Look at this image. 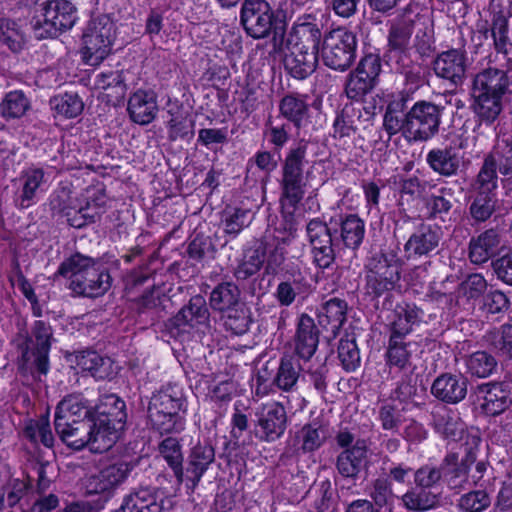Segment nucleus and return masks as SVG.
I'll return each mask as SVG.
<instances>
[{"label": "nucleus", "instance_id": "nucleus-1", "mask_svg": "<svg viewBox=\"0 0 512 512\" xmlns=\"http://www.w3.org/2000/svg\"><path fill=\"white\" fill-rule=\"evenodd\" d=\"M125 404L116 395L110 394L100 399L94 415L89 418L91 427V440L89 449L92 452L102 453L109 450L120 436L124 427L126 415L123 411Z\"/></svg>", "mask_w": 512, "mask_h": 512}, {"label": "nucleus", "instance_id": "nucleus-2", "mask_svg": "<svg viewBox=\"0 0 512 512\" xmlns=\"http://www.w3.org/2000/svg\"><path fill=\"white\" fill-rule=\"evenodd\" d=\"M57 274L69 278L70 289L78 295L98 297L111 286L110 274L90 257L80 253L71 255L58 268Z\"/></svg>", "mask_w": 512, "mask_h": 512}, {"label": "nucleus", "instance_id": "nucleus-3", "mask_svg": "<svg viewBox=\"0 0 512 512\" xmlns=\"http://www.w3.org/2000/svg\"><path fill=\"white\" fill-rule=\"evenodd\" d=\"M185 401L182 389L167 385L153 396L149 405V417L161 433H179L184 429Z\"/></svg>", "mask_w": 512, "mask_h": 512}, {"label": "nucleus", "instance_id": "nucleus-4", "mask_svg": "<svg viewBox=\"0 0 512 512\" xmlns=\"http://www.w3.org/2000/svg\"><path fill=\"white\" fill-rule=\"evenodd\" d=\"M356 48V35L346 28L339 27L324 34L318 56L327 67L345 71L355 60Z\"/></svg>", "mask_w": 512, "mask_h": 512}, {"label": "nucleus", "instance_id": "nucleus-5", "mask_svg": "<svg viewBox=\"0 0 512 512\" xmlns=\"http://www.w3.org/2000/svg\"><path fill=\"white\" fill-rule=\"evenodd\" d=\"M116 27L107 16H99L92 19L84 34L82 59L85 64L97 66L110 54L115 40Z\"/></svg>", "mask_w": 512, "mask_h": 512}, {"label": "nucleus", "instance_id": "nucleus-6", "mask_svg": "<svg viewBox=\"0 0 512 512\" xmlns=\"http://www.w3.org/2000/svg\"><path fill=\"white\" fill-rule=\"evenodd\" d=\"M76 12L68 0L47 1L33 25L36 38H54L70 30L77 20Z\"/></svg>", "mask_w": 512, "mask_h": 512}, {"label": "nucleus", "instance_id": "nucleus-7", "mask_svg": "<svg viewBox=\"0 0 512 512\" xmlns=\"http://www.w3.org/2000/svg\"><path fill=\"white\" fill-rule=\"evenodd\" d=\"M107 196L102 184L87 187L79 197L71 200L62 212L70 226L82 228L95 220L105 211Z\"/></svg>", "mask_w": 512, "mask_h": 512}, {"label": "nucleus", "instance_id": "nucleus-8", "mask_svg": "<svg viewBox=\"0 0 512 512\" xmlns=\"http://www.w3.org/2000/svg\"><path fill=\"white\" fill-rule=\"evenodd\" d=\"M439 108L425 101L415 103L406 114V138L425 141L433 137L439 128Z\"/></svg>", "mask_w": 512, "mask_h": 512}, {"label": "nucleus", "instance_id": "nucleus-9", "mask_svg": "<svg viewBox=\"0 0 512 512\" xmlns=\"http://www.w3.org/2000/svg\"><path fill=\"white\" fill-rule=\"evenodd\" d=\"M400 280V265L395 257L384 254L373 256L367 264L366 289L380 296L395 288Z\"/></svg>", "mask_w": 512, "mask_h": 512}, {"label": "nucleus", "instance_id": "nucleus-10", "mask_svg": "<svg viewBox=\"0 0 512 512\" xmlns=\"http://www.w3.org/2000/svg\"><path fill=\"white\" fill-rule=\"evenodd\" d=\"M130 466L125 462L102 463L86 476L84 488L89 495L109 497L127 479Z\"/></svg>", "mask_w": 512, "mask_h": 512}, {"label": "nucleus", "instance_id": "nucleus-11", "mask_svg": "<svg viewBox=\"0 0 512 512\" xmlns=\"http://www.w3.org/2000/svg\"><path fill=\"white\" fill-rule=\"evenodd\" d=\"M381 70L380 59L377 55H366L357 68L347 78L345 93L349 99L361 100L376 84Z\"/></svg>", "mask_w": 512, "mask_h": 512}, {"label": "nucleus", "instance_id": "nucleus-12", "mask_svg": "<svg viewBox=\"0 0 512 512\" xmlns=\"http://www.w3.org/2000/svg\"><path fill=\"white\" fill-rule=\"evenodd\" d=\"M475 404L485 415L502 414L512 406V385L505 382L479 385L475 391Z\"/></svg>", "mask_w": 512, "mask_h": 512}, {"label": "nucleus", "instance_id": "nucleus-13", "mask_svg": "<svg viewBox=\"0 0 512 512\" xmlns=\"http://www.w3.org/2000/svg\"><path fill=\"white\" fill-rule=\"evenodd\" d=\"M305 150L301 147L291 150L283 167V205L294 207L303 197V159Z\"/></svg>", "mask_w": 512, "mask_h": 512}, {"label": "nucleus", "instance_id": "nucleus-14", "mask_svg": "<svg viewBox=\"0 0 512 512\" xmlns=\"http://www.w3.org/2000/svg\"><path fill=\"white\" fill-rule=\"evenodd\" d=\"M258 436L266 442L279 439L287 426L285 407L275 401L262 404L256 411Z\"/></svg>", "mask_w": 512, "mask_h": 512}, {"label": "nucleus", "instance_id": "nucleus-15", "mask_svg": "<svg viewBox=\"0 0 512 512\" xmlns=\"http://www.w3.org/2000/svg\"><path fill=\"white\" fill-rule=\"evenodd\" d=\"M273 12L264 0H246L241 9V23L251 37H266L272 27Z\"/></svg>", "mask_w": 512, "mask_h": 512}, {"label": "nucleus", "instance_id": "nucleus-16", "mask_svg": "<svg viewBox=\"0 0 512 512\" xmlns=\"http://www.w3.org/2000/svg\"><path fill=\"white\" fill-rule=\"evenodd\" d=\"M322 38L316 18L311 14H305L298 17L293 23L287 35L286 45L318 53Z\"/></svg>", "mask_w": 512, "mask_h": 512}, {"label": "nucleus", "instance_id": "nucleus-17", "mask_svg": "<svg viewBox=\"0 0 512 512\" xmlns=\"http://www.w3.org/2000/svg\"><path fill=\"white\" fill-rule=\"evenodd\" d=\"M307 235L312 246L314 262L320 268H328L334 261V250L329 228L318 219L307 225Z\"/></svg>", "mask_w": 512, "mask_h": 512}, {"label": "nucleus", "instance_id": "nucleus-18", "mask_svg": "<svg viewBox=\"0 0 512 512\" xmlns=\"http://www.w3.org/2000/svg\"><path fill=\"white\" fill-rule=\"evenodd\" d=\"M466 58L463 51L449 49L438 54L433 62L435 74L454 85L463 82L466 73Z\"/></svg>", "mask_w": 512, "mask_h": 512}, {"label": "nucleus", "instance_id": "nucleus-19", "mask_svg": "<svg viewBox=\"0 0 512 512\" xmlns=\"http://www.w3.org/2000/svg\"><path fill=\"white\" fill-rule=\"evenodd\" d=\"M506 247L501 235L497 231L489 229L471 239L469 258L474 264H483L492 256L504 252Z\"/></svg>", "mask_w": 512, "mask_h": 512}, {"label": "nucleus", "instance_id": "nucleus-20", "mask_svg": "<svg viewBox=\"0 0 512 512\" xmlns=\"http://www.w3.org/2000/svg\"><path fill=\"white\" fill-rule=\"evenodd\" d=\"M52 332L49 325L43 321H36L32 330L31 342L35 345V351H26L23 357L27 362L32 361L37 370L46 374L49 369L48 352L50 349V338Z\"/></svg>", "mask_w": 512, "mask_h": 512}, {"label": "nucleus", "instance_id": "nucleus-21", "mask_svg": "<svg viewBox=\"0 0 512 512\" xmlns=\"http://www.w3.org/2000/svg\"><path fill=\"white\" fill-rule=\"evenodd\" d=\"M510 86V80L504 70L487 68L475 75L472 95L504 96Z\"/></svg>", "mask_w": 512, "mask_h": 512}, {"label": "nucleus", "instance_id": "nucleus-22", "mask_svg": "<svg viewBox=\"0 0 512 512\" xmlns=\"http://www.w3.org/2000/svg\"><path fill=\"white\" fill-rule=\"evenodd\" d=\"M467 386L468 381L464 376L446 373L434 380L431 392L446 403L456 404L466 397Z\"/></svg>", "mask_w": 512, "mask_h": 512}, {"label": "nucleus", "instance_id": "nucleus-23", "mask_svg": "<svg viewBox=\"0 0 512 512\" xmlns=\"http://www.w3.org/2000/svg\"><path fill=\"white\" fill-rule=\"evenodd\" d=\"M296 237V230L292 227L286 233L275 235L273 239L260 247L265 251L267 274H276L286 259L287 247Z\"/></svg>", "mask_w": 512, "mask_h": 512}, {"label": "nucleus", "instance_id": "nucleus-24", "mask_svg": "<svg viewBox=\"0 0 512 512\" xmlns=\"http://www.w3.org/2000/svg\"><path fill=\"white\" fill-rule=\"evenodd\" d=\"M434 423L436 430L446 438L463 440L466 436L470 439V442H466L470 444V448H476L480 443V437L477 433H466L464 423L457 414L451 411L443 410L435 414Z\"/></svg>", "mask_w": 512, "mask_h": 512}, {"label": "nucleus", "instance_id": "nucleus-25", "mask_svg": "<svg viewBox=\"0 0 512 512\" xmlns=\"http://www.w3.org/2000/svg\"><path fill=\"white\" fill-rule=\"evenodd\" d=\"M21 194L19 205L22 208L31 206L38 193L45 191L48 187V177L41 168L31 167L22 172L20 176Z\"/></svg>", "mask_w": 512, "mask_h": 512}, {"label": "nucleus", "instance_id": "nucleus-26", "mask_svg": "<svg viewBox=\"0 0 512 512\" xmlns=\"http://www.w3.org/2000/svg\"><path fill=\"white\" fill-rule=\"evenodd\" d=\"M157 102L152 92L137 90L128 101V112L133 122L146 125L153 121L157 113Z\"/></svg>", "mask_w": 512, "mask_h": 512}, {"label": "nucleus", "instance_id": "nucleus-27", "mask_svg": "<svg viewBox=\"0 0 512 512\" xmlns=\"http://www.w3.org/2000/svg\"><path fill=\"white\" fill-rule=\"evenodd\" d=\"M287 48L289 52L285 55L284 65L293 77L303 79L315 70L319 58L316 51L294 47Z\"/></svg>", "mask_w": 512, "mask_h": 512}, {"label": "nucleus", "instance_id": "nucleus-28", "mask_svg": "<svg viewBox=\"0 0 512 512\" xmlns=\"http://www.w3.org/2000/svg\"><path fill=\"white\" fill-rule=\"evenodd\" d=\"M424 317V312L412 303H400L394 310V319L391 322V334L394 337H405L418 325Z\"/></svg>", "mask_w": 512, "mask_h": 512}, {"label": "nucleus", "instance_id": "nucleus-29", "mask_svg": "<svg viewBox=\"0 0 512 512\" xmlns=\"http://www.w3.org/2000/svg\"><path fill=\"white\" fill-rule=\"evenodd\" d=\"M318 346V330L314 320L308 315L299 319L295 334V350L299 357L308 360L315 353Z\"/></svg>", "mask_w": 512, "mask_h": 512}, {"label": "nucleus", "instance_id": "nucleus-30", "mask_svg": "<svg viewBox=\"0 0 512 512\" xmlns=\"http://www.w3.org/2000/svg\"><path fill=\"white\" fill-rule=\"evenodd\" d=\"M440 241L438 228L422 225L406 242L404 249L409 258L426 255L434 250Z\"/></svg>", "mask_w": 512, "mask_h": 512}, {"label": "nucleus", "instance_id": "nucleus-31", "mask_svg": "<svg viewBox=\"0 0 512 512\" xmlns=\"http://www.w3.org/2000/svg\"><path fill=\"white\" fill-rule=\"evenodd\" d=\"M89 422V418L82 419L77 423L59 421L55 429L67 446L79 450L85 446L89 447L92 432Z\"/></svg>", "mask_w": 512, "mask_h": 512}, {"label": "nucleus", "instance_id": "nucleus-32", "mask_svg": "<svg viewBox=\"0 0 512 512\" xmlns=\"http://www.w3.org/2000/svg\"><path fill=\"white\" fill-rule=\"evenodd\" d=\"M466 458L460 465L452 463L454 456L447 457L443 464V479L447 485L454 490H461L468 484V468L475 462L476 454L474 448H467Z\"/></svg>", "mask_w": 512, "mask_h": 512}, {"label": "nucleus", "instance_id": "nucleus-33", "mask_svg": "<svg viewBox=\"0 0 512 512\" xmlns=\"http://www.w3.org/2000/svg\"><path fill=\"white\" fill-rule=\"evenodd\" d=\"M94 415L86 400L81 395H70L64 398L57 407L55 414V426L61 422L77 423L82 419L91 418Z\"/></svg>", "mask_w": 512, "mask_h": 512}, {"label": "nucleus", "instance_id": "nucleus-34", "mask_svg": "<svg viewBox=\"0 0 512 512\" xmlns=\"http://www.w3.org/2000/svg\"><path fill=\"white\" fill-rule=\"evenodd\" d=\"M301 371L302 367L298 358L284 356L280 360L278 371L272 383L281 391L291 392L296 388Z\"/></svg>", "mask_w": 512, "mask_h": 512}, {"label": "nucleus", "instance_id": "nucleus-35", "mask_svg": "<svg viewBox=\"0 0 512 512\" xmlns=\"http://www.w3.org/2000/svg\"><path fill=\"white\" fill-rule=\"evenodd\" d=\"M214 458V449L209 445H198L192 449L189 456L187 473L193 487L199 483L209 465L214 461Z\"/></svg>", "mask_w": 512, "mask_h": 512}, {"label": "nucleus", "instance_id": "nucleus-36", "mask_svg": "<svg viewBox=\"0 0 512 512\" xmlns=\"http://www.w3.org/2000/svg\"><path fill=\"white\" fill-rule=\"evenodd\" d=\"M77 366L89 372L96 379H105L113 374L111 359L104 358L95 351H85L77 356Z\"/></svg>", "mask_w": 512, "mask_h": 512}, {"label": "nucleus", "instance_id": "nucleus-37", "mask_svg": "<svg viewBox=\"0 0 512 512\" xmlns=\"http://www.w3.org/2000/svg\"><path fill=\"white\" fill-rule=\"evenodd\" d=\"M365 458L366 446L363 442H357L338 456L337 469L344 477H355L361 471Z\"/></svg>", "mask_w": 512, "mask_h": 512}, {"label": "nucleus", "instance_id": "nucleus-38", "mask_svg": "<svg viewBox=\"0 0 512 512\" xmlns=\"http://www.w3.org/2000/svg\"><path fill=\"white\" fill-rule=\"evenodd\" d=\"M426 161L434 172L446 177L455 175L460 166L458 156L450 148L431 150Z\"/></svg>", "mask_w": 512, "mask_h": 512}, {"label": "nucleus", "instance_id": "nucleus-39", "mask_svg": "<svg viewBox=\"0 0 512 512\" xmlns=\"http://www.w3.org/2000/svg\"><path fill=\"white\" fill-rule=\"evenodd\" d=\"M487 289V281L479 273L468 275L456 290V300L459 305H469L480 298Z\"/></svg>", "mask_w": 512, "mask_h": 512}, {"label": "nucleus", "instance_id": "nucleus-40", "mask_svg": "<svg viewBox=\"0 0 512 512\" xmlns=\"http://www.w3.org/2000/svg\"><path fill=\"white\" fill-rule=\"evenodd\" d=\"M406 114L403 98L395 99L388 104L383 126L390 136L402 132L406 137Z\"/></svg>", "mask_w": 512, "mask_h": 512}, {"label": "nucleus", "instance_id": "nucleus-41", "mask_svg": "<svg viewBox=\"0 0 512 512\" xmlns=\"http://www.w3.org/2000/svg\"><path fill=\"white\" fill-rule=\"evenodd\" d=\"M503 97L472 95L474 112L482 121L493 123L503 110Z\"/></svg>", "mask_w": 512, "mask_h": 512}, {"label": "nucleus", "instance_id": "nucleus-42", "mask_svg": "<svg viewBox=\"0 0 512 512\" xmlns=\"http://www.w3.org/2000/svg\"><path fill=\"white\" fill-rule=\"evenodd\" d=\"M281 114L293 122L296 126H301L303 120L308 115V104L306 98L299 95H287L280 102Z\"/></svg>", "mask_w": 512, "mask_h": 512}, {"label": "nucleus", "instance_id": "nucleus-43", "mask_svg": "<svg viewBox=\"0 0 512 512\" xmlns=\"http://www.w3.org/2000/svg\"><path fill=\"white\" fill-rule=\"evenodd\" d=\"M161 505L149 492L142 490L128 496L118 512H160Z\"/></svg>", "mask_w": 512, "mask_h": 512}, {"label": "nucleus", "instance_id": "nucleus-44", "mask_svg": "<svg viewBox=\"0 0 512 512\" xmlns=\"http://www.w3.org/2000/svg\"><path fill=\"white\" fill-rule=\"evenodd\" d=\"M296 439L304 452H311L324 443L326 431L320 423H309L297 432Z\"/></svg>", "mask_w": 512, "mask_h": 512}, {"label": "nucleus", "instance_id": "nucleus-45", "mask_svg": "<svg viewBox=\"0 0 512 512\" xmlns=\"http://www.w3.org/2000/svg\"><path fill=\"white\" fill-rule=\"evenodd\" d=\"M365 235V224L356 215H348L341 223V238L346 247L356 249Z\"/></svg>", "mask_w": 512, "mask_h": 512}, {"label": "nucleus", "instance_id": "nucleus-46", "mask_svg": "<svg viewBox=\"0 0 512 512\" xmlns=\"http://www.w3.org/2000/svg\"><path fill=\"white\" fill-rule=\"evenodd\" d=\"M264 259L265 251L260 246L248 249L234 271L235 277L240 280L248 279L260 270Z\"/></svg>", "mask_w": 512, "mask_h": 512}, {"label": "nucleus", "instance_id": "nucleus-47", "mask_svg": "<svg viewBox=\"0 0 512 512\" xmlns=\"http://www.w3.org/2000/svg\"><path fill=\"white\" fill-rule=\"evenodd\" d=\"M30 108V102L21 91H11L6 94L0 104V113L4 118H20Z\"/></svg>", "mask_w": 512, "mask_h": 512}, {"label": "nucleus", "instance_id": "nucleus-48", "mask_svg": "<svg viewBox=\"0 0 512 512\" xmlns=\"http://www.w3.org/2000/svg\"><path fill=\"white\" fill-rule=\"evenodd\" d=\"M468 371L478 378H486L493 374L497 367V361L486 351L472 353L466 360Z\"/></svg>", "mask_w": 512, "mask_h": 512}, {"label": "nucleus", "instance_id": "nucleus-49", "mask_svg": "<svg viewBox=\"0 0 512 512\" xmlns=\"http://www.w3.org/2000/svg\"><path fill=\"white\" fill-rule=\"evenodd\" d=\"M239 290L230 282L219 284L211 293L210 305L219 311L232 308L238 301Z\"/></svg>", "mask_w": 512, "mask_h": 512}, {"label": "nucleus", "instance_id": "nucleus-50", "mask_svg": "<svg viewBox=\"0 0 512 512\" xmlns=\"http://www.w3.org/2000/svg\"><path fill=\"white\" fill-rule=\"evenodd\" d=\"M160 453L173 469L179 483L183 482L182 454L176 439L167 438L160 445Z\"/></svg>", "mask_w": 512, "mask_h": 512}, {"label": "nucleus", "instance_id": "nucleus-51", "mask_svg": "<svg viewBox=\"0 0 512 512\" xmlns=\"http://www.w3.org/2000/svg\"><path fill=\"white\" fill-rule=\"evenodd\" d=\"M52 107L58 115L74 118L81 114L84 104L77 94L65 93L52 100Z\"/></svg>", "mask_w": 512, "mask_h": 512}, {"label": "nucleus", "instance_id": "nucleus-52", "mask_svg": "<svg viewBox=\"0 0 512 512\" xmlns=\"http://www.w3.org/2000/svg\"><path fill=\"white\" fill-rule=\"evenodd\" d=\"M24 433L33 443H42L46 447L53 445L54 437L47 417L29 421Z\"/></svg>", "mask_w": 512, "mask_h": 512}, {"label": "nucleus", "instance_id": "nucleus-53", "mask_svg": "<svg viewBox=\"0 0 512 512\" xmlns=\"http://www.w3.org/2000/svg\"><path fill=\"white\" fill-rule=\"evenodd\" d=\"M26 482L20 479L10 480L3 488L0 494V511H8L17 505L27 492Z\"/></svg>", "mask_w": 512, "mask_h": 512}, {"label": "nucleus", "instance_id": "nucleus-54", "mask_svg": "<svg viewBox=\"0 0 512 512\" xmlns=\"http://www.w3.org/2000/svg\"><path fill=\"white\" fill-rule=\"evenodd\" d=\"M408 344L403 341V337H394L390 335L389 346L387 350V360L390 365L404 369L410 363L411 353L407 349Z\"/></svg>", "mask_w": 512, "mask_h": 512}, {"label": "nucleus", "instance_id": "nucleus-55", "mask_svg": "<svg viewBox=\"0 0 512 512\" xmlns=\"http://www.w3.org/2000/svg\"><path fill=\"white\" fill-rule=\"evenodd\" d=\"M306 292V285L300 279H288L278 284L275 290V297L282 306L291 305L297 295Z\"/></svg>", "mask_w": 512, "mask_h": 512}, {"label": "nucleus", "instance_id": "nucleus-56", "mask_svg": "<svg viewBox=\"0 0 512 512\" xmlns=\"http://www.w3.org/2000/svg\"><path fill=\"white\" fill-rule=\"evenodd\" d=\"M496 198L494 194L480 193L470 206V214L477 222H484L491 217L495 211Z\"/></svg>", "mask_w": 512, "mask_h": 512}, {"label": "nucleus", "instance_id": "nucleus-57", "mask_svg": "<svg viewBox=\"0 0 512 512\" xmlns=\"http://www.w3.org/2000/svg\"><path fill=\"white\" fill-rule=\"evenodd\" d=\"M404 506L409 510L425 511L429 510L438 502L435 494L427 491H409L402 496Z\"/></svg>", "mask_w": 512, "mask_h": 512}, {"label": "nucleus", "instance_id": "nucleus-58", "mask_svg": "<svg viewBox=\"0 0 512 512\" xmlns=\"http://www.w3.org/2000/svg\"><path fill=\"white\" fill-rule=\"evenodd\" d=\"M477 189L480 193L493 194L497 187L496 161L489 156L485 159L477 177Z\"/></svg>", "mask_w": 512, "mask_h": 512}, {"label": "nucleus", "instance_id": "nucleus-59", "mask_svg": "<svg viewBox=\"0 0 512 512\" xmlns=\"http://www.w3.org/2000/svg\"><path fill=\"white\" fill-rule=\"evenodd\" d=\"M95 85L101 90L111 89L112 93L107 94V96L116 100L123 98L125 94V85L118 72L102 73L98 75Z\"/></svg>", "mask_w": 512, "mask_h": 512}, {"label": "nucleus", "instance_id": "nucleus-60", "mask_svg": "<svg viewBox=\"0 0 512 512\" xmlns=\"http://www.w3.org/2000/svg\"><path fill=\"white\" fill-rule=\"evenodd\" d=\"M338 355L347 371H354L360 365V354L354 339H341Z\"/></svg>", "mask_w": 512, "mask_h": 512}, {"label": "nucleus", "instance_id": "nucleus-61", "mask_svg": "<svg viewBox=\"0 0 512 512\" xmlns=\"http://www.w3.org/2000/svg\"><path fill=\"white\" fill-rule=\"evenodd\" d=\"M249 210L235 208L225 213V233L236 236L250 224Z\"/></svg>", "mask_w": 512, "mask_h": 512}, {"label": "nucleus", "instance_id": "nucleus-62", "mask_svg": "<svg viewBox=\"0 0 512 512\" xmlns=\"http://www.w3.org/2000/svg\"><path fill=\"white\" fill-rule=\"evenodd\" d=\"M458 505L464 512H482L490 505V497L483 490L472 491L461 496Z\"/></svg>", "mask_w": 512, "mask_h": 512}, {"label": "nucleus", "instance_id": "nucleus-63", "mask_svg": "<svg viewBox=\"0 0 512 512\" xmlns=\"http://www.w3.org/2000/svg\"><path fill=\"white\" fill-rule=\"evenodd\" d=\"M347 304L345 301L333 298L326 302L324 314L332 329H339L346 320Z\"/></svg>", "mask_w": 512, "mask_h": 512}, {"label": "nucleus", "instance_id": "nucleus-64", "mask_svg": "<svg viewBox=\"0 0 512 512\" xmlns=\"http://www.w3.org/2000/svg\"><path fill=\"white\" fill-rule=\"evenodd\" d=\"M0 40L12 51H17L21 48L23 36L14 21L0 19Z\"/></svg>", "mask_w": 512, "mask_h": 512}]
</instances>
